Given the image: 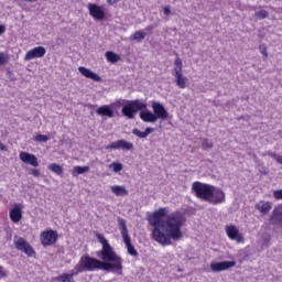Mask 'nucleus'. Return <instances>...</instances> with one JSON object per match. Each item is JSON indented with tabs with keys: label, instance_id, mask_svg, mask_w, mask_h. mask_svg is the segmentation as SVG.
Wrapping results in <instances>:
<instances>
[{
	"label": "nucleus",
	"instance_id": "42",
	"mask_svg": "<svg viewBox=\"0 0 282 282\" xmlns=\"http://www.w3.org/2000/svg\"><path fill=\"white\" fill-rule=\"evenodd\" d=\"M23 1H26L28 3H34V1L36 0H23Z\"/></svg>",
	"mask_w": 282,
	"mask_h": 282
},
{
	"label": "nucleus",
	"instance_id": "14",
	"mask_svg": "<svg viewBox=\"0 0 282 282\" xmlns=\"http://www.w3.org/2000/svg\"><path fill=\"white\" fill-rule=\"evenodd\" d=\"M9 217L13 224H19L23 219V205L14 204L13 208L9 213Z\"/></svg>",
	"mask_w": 282,
	"mask_h": 282
},
{
	"label": "nucleus",
	"instance_id": "4",
	"mask_svg": "<svg viewBox=\"0 0 282 282\" xmlns=\"http://www.w3.org/2000/svg\"><path fill=\"white\" fill-rule=\"evenodd\" d=\"M152 111L145 108V110L140 111L139 117L143 122L155 123L156 120H169L170 115L166 107L160 101H152Z\"/></svg>",
	"mask_w": 282,
	"mask_h": 282
},
{
	"label": "nucleus",
	"instance_id": "3",
	"mask_svg": "<svg viewBox=\"0 0 282 282\" xmlns=\"http://www.w3.org/2000/svg\"><path fill=\"white\" fill-rule=\"evenodd\" d=\"M192 193H194L197 199L207 202V204H212L213 206H217L226 202V192L212 184L196 181L192 184Z\"/></svg>",
	"mask_w": 282,
	"mask_h": 282
},
{
	"label": "nucleus",
	"instance_id": "29",
	"mask_svg": "<svg viewBox=\"0 0 282 282\" xmlns=\"http://www.w3.org/2000/svg\"><path fill=\"white\" fill-rule=\"evenodd\" d=\"M259 50L261 54L264 56L263 61H268V46H265V44H261L259 46Z\"/></svg>",
	"mask_w": 282,
	"mask_h": 282
},
{
	"label": "nucleus",
	"instance_id": "37",
	"mask_svg": "<svg viewBox=\"0 0 282 282\" xmlns=\"http://www.w3.org/2000/svg\"><path fill=\"white\" fill-rule=\"evenodd\" d=\"M0 65H6V55L0 53Z\"/></svg>",
	"mask_w": 282,
	"mask_h": 282
},
{
	"label": "nucleus",
	"instance_id": "43",
	"mask_svg": "<svg viewBox=\"0 0 282 282\" xmlns=\"http://www.w3.org/2000/svg\"><path fill=\"white\" fill-rule=\"evenodd\" d=\"M108 3H111V0H108Z\"/></svg>",
	"mask_w": 282,
	"mask_h": 282
},
{
	"label": "nucleus",
	"instance_id": "10",
	"mask_svg": "<svg viewBox=\"0 0 282 282\" xmlns=\"http://www.w3.org/2000/svg\"><path fill=\"white\" fill-rule=\"evenodd\" d=\"M14 246L17 250L24 252L26 257H36V251H34V248L31 247L30 242H28L24 238H18V240H14Z\"/></svg>",
	"mask_w": 282,
	"mask_h": 282
},
{
	"label": "nucleus",
	"instance_id": "22",
	"mask_svg": "<svg viewBox=\"0 0 282 282\" xmlns=\"http://www.w3.org/2000/svg\"><path fill=\"white\" fill-rule=\"evenodd\" d=\"M48 171H52V173H55V175L63 177V167L57 163H52L48 165Z\"/></svg>",
	"mask_w": 282,
	"mask_h": 282
},
{
	"label": "nucleus",
	"instance_id": "39",
	"mask_svg": "<svg viewBox=\"0 0 282 282\" xmlns=\"http://www.w3.org/2000/svg\"><path fill=\"white\" fill-rule=\"evenodd\" d=\"M6 34V25L0 24V35Z\"/></svg>",
	"mask_w": 282,
	"mask_h": 282
},
{
	"label": "nucleus",
	"instance_id": "21",
	"mask_svg": "<svg viewBox=\"0 0 282 282\" xmlns=\"http://www.w3.org/2000/svg\"><path fill=\"white\" fill-rule=\"evenodd\" d=\"M154 131H155V129H153V128H145L144 132L140 131L138 128H134L132 130V133H133V135H137V138L144 139V138H149L150 133H153Z\"/></svg>",
	"mask_w": 282,
	"mask_h": 282
},
{
	"label": "nucleus",
	"instance_id": "7",
	"mask_svg": "<svg viewBox=\"0 0 282 282\" xmlns=\"http://www.w3.org/2000/svg\"><path fill=\"white\" fill-rule=\"evenodd\" d=\"M174 78H175V83L177 85V87L180 89H186V80H188L186 78V76H184V73L182 72L183 69V63H182V58L176 57L174 61Z\"/></svg>",
	"mask_w": 282,
	"mask_h": 282
},
{
	"label": "nucleus",
	"instance_id": "9",
	"mask_svg": "<svg viewBox=\"0 0 282 282\" xmlns=\"http://www.w3.org/2000/svg\"><path fill=\"white\" fill-rule=\"evenodd\" d=\"M40 241L44 247L54 246L58 241V231L52 229L43 231L40 235Z\"/></svg>",
	"mask_w": 282,
	"mask_h": 282
},
{
	"label": "nucleus",
	"instance_id": "26",
	"mask_svg": "<svg viewBox=\"0 0 282 282\" xmlns=\"http://www.w3.org/2000/svg\"><path fill=\"white\" fill-rule=\"evenodd\" d=\"M256 19L263 21V19H268L270 17V12L267 10H260L254 13Z\"/></svg>",
	"mask_w": 282,
	"mask_h": 282
},
{
	"label": "nucleus",
	"instance_id": "19",
	"mask_svg": "<svg viewBox=\"0 0 282 282\" xmlns=\"http://www.w3.org/2000/svg\"><path fill=\"white\" fill-rule=\"evenodd\" d=\"M254 208L256 210H259V213H261L262 215H268L270 210H272V203L260 200L258 204H256Z\"/></svg>",
	"mask_w": 282,
	"mask_h": 282
},
{
	"label": "nucleus",
	"instance_id": "6",
	"mask_svg": "<svg viewBox=\"0 0 282 282\" xmlns=\"http://www.w3.org/2000/svg\"><path fill=\"white\" fill-rule=\"evenodd\" d=\"M118 225L120 227L121 237L123 239V243H126L128 254H130V257H139L138 250H135V247L131 243V237L127 229V220H124V218H118Z\"/></svg>",
	"mask_w": 282,
	"mask_h": 282
},
{
	"label": "nucleus",
	"instance_id": "31",
	"mask_svg": "<svg viewBox=\"0 0 282 282\" xmlns=\"http://www.w3.org/2000/svg\"><path fill=\"white\" fill-rule=\"evenodd\" d=\"M111 166L115 173H120V171H122V163H112Z\"/></svg>",
	"mask_w": 282,
	"mask_h": 282
},
{
	"label": "nucleus",
	"instance_id": "1",
	"mask_svg": "<svg viewBox=\"0 0 282 282\" xmlns=\"http://www.w3.org/2000/svg\"><path fill=\"white\" fill-rule=\"evenodd\" d=\"M96 239H98L99 243L102 246L101 250L97 252V256L100 257L101 260L89 254H84L72 272L61 274L57 281L74 282V276H78V274H83V272H97L98 270L122 275V259L113 251V247L109 245V240H107L102 234L98 232L96 234Z\"/></svg>",
	"mask_w": 282,
	"mask_h": 282
},
{
	"label": "nucleus",
	"instance_id": "20",
	"mask_svg": "<svg viewBox=\"0 0 282 282\" xmlns=\"http://www.w3.org/2000/svg\"><path fill=\"white\" fill-rule=\"evenodd\" d=\"M111 193H113V195H117V197H127V195H129V191H127L124 186L120 185L111 186Z\"/></svg>",
	"mask_w": 282,
	"mask_h": 282
},
{
	"label": "nucleus",
	"instance_id": "32",
	"mask_svg": "<svg viewBox=\"0 0 282 282\" xmlns=\"http://www.w3.org/2000/svg\"><path fill=\"white\" fill-rule=\"evenodd\" d=\"M29 175H33V177H40L41 176V170L30 169L29 170Z\"/></svg>",
	"mask_w": 282,
	"mask_h": 282
},
{
	"label": "nucleus",
	"instance_id": "17",
	"mask_svg": "<svg viewBox=\"0 0 282 282\" xmlns=\"http://www.w3.org/2000/svg\"><path fill=\"white\" fill-rule=\"evenodd\" d=\"M78 72H79V74H82V76H85V78H89L90 80H94L95 83L102 82V77H100L98 74L94 73L91 69H89L85 66H79Z\"/></svg>",
	"mask_w": 282,
	"mask_h": 282
},
{
	"label": "nucleus",
	"instance_id": "30",
	"mask_svg": "<svg viewBox=\"0 0 282 282\" xmlns=\"http://www.w3.org/2000/svg\"><path fill=\"white\" fill-rule=\"evenodd\" d=\"M202 147L203 149L208 150V149H213V142H210L208 139H204L202 141Z\"/></svg>",
	"mask_w": 282,
	"mask_h": 282
},
{
	"label": "nucleus",
	"instance_id": "2",
	"mask_svg": "<svg viewBox=\"0 0 282 282\" xmlns=\"http://www.w3.org/2000/svg\"><path fill=\"white\" fill-rule=\"evenodd\" d=\"M148 224L153 226L152 239L161 246H171L173 241L182 238V226L186 224V214L176 210L169 215V209L161 207L153 214H148Z\"/></svg>",
	"mask_w": 282,
	"mask_h": 282
},
{
	"label": "nucleus",
	"instance_id": "25",
	"mask_svg": "<svg viewBox=\"0 0 282 282\" xmlns=\"http://www.w3.org/2000/svg\"><path fill=\"white\" fill-rule=\"evenodd\" d=\"M130 39L131 41H138V43H140V41L147 39V33H144V31H135Z\"/></svg>",
	"mask_w": 282,
	"mask_h": 282
},
{
	"label": "nucleus",
	"instance_id": "8",
	"mask_svg": "<svg viewBox=\"0 0 282 282\" xmlns=\"http://www.w3.org/2000/svg\"><path fill=\"white\" fill-rule=\"evenodd\" d=\"M122 107V100H117L110 105H104L96 109L97 116H102L106 118H113L116 116V112H113L115 109H120Z\"/></svg>",
	"mask_w": 282,
	"mask_h": 282
},
{
	"label": "nucleus",
	"instance_id": "12",
	"mask_svg": "<svg viewBox=\"0 0 282 282\" xmlns=\"http://www.w3.org/2000/svg\"><path fill=\"white\" fill-rule=\"evenodd\" d=\"M237 265L236 261H223V262H212L210 270L212 272H223L224 270H230Z\"/></svg>",
	"mask_w": 282,
	"mask_h": 282
},
{
	"label": "nucleus",
	"instance_id": "16",
	"mask_svg": "<svg viewBox=\"0 0 282 282\" xmlns=\"http://www.w3.org/2000/svg\"><path fill=\"white\" fill-rule=\"evenodd\" d=\"M226 232L231 241H237V243H241V241H243V236L235 225L227 226Z\"/></svg>",
	"mask_w": 282,
	"mask_h": 282
},
{
	"label": "nucleus",
	"instance_id": "41",
	"mask_svg": "<svg viewBox=\"0 0 282 282\" xmlns=\"http://www.w3.org/2000/svg\"><path fill=\"white\" fill-rule=\"evenodd\" d=\"M260 173H261L262 175H268V171H267V170L260 171Z\"/></svg>",
	"mask_w": 282,
	"mask_h": 282
},
{
	"label": "nucleus",
	"instance_id": "27",
	"mask_svg": "<svg viewBox=\"0 0 282 282\" xmlns=\"http://www.w3.org/2000/svg\"><path fill=\"white\" fill-rule=\"evenodd\" d=\"M267 155H269L270 158H272L273 160H275V162H278V164H282V156L272 152V151H269L267 152Z\"/></svg>",
	"mask_w": 282,
	"mask_h": 282
},
{
	"label": "nucleus",
	"instance_id": "24",
	"mask_svg": "<svg viewBox=\"0 0 282 282\" xmlns=\"http://www.w3.org/2000/svg\"><path fill=\"white\" fill-rule=\"evenodd\" d=\"M105 56H106L108 63H118V61H120V55H118L111 51H107L105 53Z\"/></svg>",
	"mask_w": 282,
	"mask_h": 282
},
{
	"label": "nucleus",
	"instance_id": "38",
	"mask_svg": "<svg viewBox=\"0 0 282 282\" xmlns=\"http://www.w3.org/2000/svg\"><path fill=\"white\" fill-rule=\"evenodd\" d=\"M163 12H164L165 17H169V14H171V8L164 7Z\"/></svg>",
	"mask_w": 282,
	"mask_h": 282
},
{
	"label": "nucleus",
	"instance_id": "40",
	"mask_svg": "<svg viewBox=\"0 0 282 282\" xmlns=\"http://www.w3.org/2000/svg\"><path fill=\"white\" fill-rule=\"evenodd\" d=\"M0 151H8V148L2 142H0Z\"/></svg>",
	"mask_w": 282,
	"mask_h": 282
},
{
	"label": "nucleus",
	"instance_id": "11",
	"mask_svg": "<svg viewBox=\"0 0 282 282\" xmlns=\"http://www.w3.org/2000/svg\"><path fill=\"white\" fill-rule=\"evenodd\" d=\"M88 11L95 21H102L105 19V10L96 3H88Z\"/></svg>",
	"mask_w": 282,
	"mask_h": 282
},
{
	"label": "nucleus",
	"instance_id": "34",
	"mask_svg": "<svg viewBox=\"0 0 282 282\" xmlns=\"http://www.w3.org/2000/svg\"><path fill=\"white\" fill-rule=\"evenodd\" d=\"M7 76H8L9 80H11V82L17 80V78L14 77V73L10 69L7 70Z\"/></svg>",
	"mask_w": 282,
	"mask_h": 282
},
{
	"label": "nucleus",
	"instance_id": "23",
	"mask_svg": "<svg viewBox=\"0 0 282 282\" xmlns=\"http://www.w3.org/2000/svg\"><path fill=\"white\" fill-rule=\"evenodd\" d=\"M84 173H89V166H75L73 169V177H77V175H83Z\"/></svg>",
	"mask_w": 282,
	"mask_h": 282
},
{
	"label": "nucleus",
	"instance_id": "18",
	"mask_svg": "<svg viewBox=\"0 0 282 282\" xmlns=\"http://www.w3.org/2000/svg\"><path fill=\"white\" fill-rule=\"evenodd\" d=\"M19 158L22 162H24V164H30L34 167L39 166V159L36 155L31 154L30 152H21Z\"/></svg>",
	"mask_w": 282,
	"mask_h": 282
},
{
	"label": "nucleus",
	"instance_id": "35",
	"mask_svg": "<svg viewBox=\"0 0 282 282\" xmlns=\"http://www.w3.org/2000/svg\"><path fill=\"white\" fill-rule=\"evenodd\" d=\"M155 28H158V24H151V25H148V26L144 29V31L151 33V32H153V30H154Z\"/></svg>",
	"mask_w": 282,
	"mask_h": 282
},
{
	"label": "nucleus",
	"instance_id": "13",
	"mask_svg": "<svg viewBox=\"0 0 282 282\" xmlns=\"http://www.w3.org/2000/svg\"><path fill=\"white\" fill-rule=\"evenodd\" d=\"M106 149H121L122 151H133V143L124 139H121L110 143L109 145L106 147Z\"/></svg>",
	"mask_w": 282,
	"mask_h": 282
},
{
	"label": "nucleus",
	"instance_id": "5",
	"mask_svg": "<svg viewBox=\"0 0 282 282\" xmlns=\"http://www.w3.org/2000/svg\"><path fill=\"white\" fill-rule=\"evenodd\" d=\"M121 102H126L121 109V113L124 118H128V120H135V113H138V111H145L147 109V104L140 99L122 100Z\"/></svg>",
	"mask_w": 282,
	"mask_h": 282
},
{
	"label": "nucleus",
	"instance_id": "36",
	"mask_svg": "<svg viewBox=\"0 0 282 282\" xmlns=\"http://www.w3.org/2000/svg\"><path fill=\"white\" fill-rule=\"evenodd\" d=\"M4 276H8V271H6V268L0 267V279H3Z\"/></svg>",
	"mask_w": 282,
	"mask_h": 282
},
{
	"label": "nucleus",
	"instance_id": "15",
	"mask_svg": "<svg viewBox=\"0 0 282 282\" xmlns=\"http://www.w3.org/2000/svg\"><path fill=\"white\" fill-rule=\"evenodd\" d=\"M46 52L47 51L45 50V47L36 46L25 54L24 61H32L33 58H43Z\"/></svg>",
	"mask_w": 282,
	"mask_h": 282
},
{
	"label": "nucleus",
	"instance_id": "33",
	"mask_svg": "<svg viewBox=\"0 0 282 282\" xmlns=\"http://www.w3.org/2000/svg\"><path fill=\"white\" fill-rule=\"evenodd\" d=\"M274 199H282V189H275L273 192Z\"/></svg>",
	"mask_w": 282,
	"mask_h": 282
},
{
	"label": "nucleus",
	"instance_id": "44",
	"mask_svg": "<svg viewBox=\"0 0 282 282\" xmlns=\"http://www.w3.org/2000/svg\"><path fill=\"white\" fill-rule=\"evenodd\" d=\"M116 2L120 1V0H115Z\"/></svg>",
	"mask_w": 282,
	"mask_h": 282
},
{
	"label": "nucleus",
	"instance_id": "28",
	"mask_svg": "<svg viewBox=\"0 0 282 282\" xmlns=\"http://www.w3.org/2000/svg\"><path fill=\"white\" fill-rule=\"evenodd\" d=\"M48 140L50 137H47L46 134H37L36 137H34L35 142H47Z\"/></svg>",
	"mask_w": 282,
	"mask_h": 282
}]
</instances>
